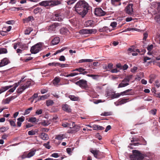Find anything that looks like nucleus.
<instances>
[{
  "instance_id": "46",
  "label": "nucleus",
  "mask_w": 160,
  "mask_h": 160,
  "mask_svg": "<svg viewBox=\"0 0 160 160\" xmlns=\"http://www.w3.org/2000/svg\"><path fill=\"white\" fill-rule=\"evenodd\" d=\"M74 148H67L66 149L67 152L68 153V154L70 155H71V153L72 152V151L73 150Z\"/></svg>"
},
{
  "instance_id": "50",
  "label": "nucleus",
  "mask_w": 160,
  "mask_h": 160,
  "mask_svg": "<svg viewBox=\"0 0 160 160\" xmlns=\"http://www.w3.org/2000/svg\"><path fill=\"white\" fill-rule=\"evenodd\" d=\"M20 48L22 49L23 50H26L28 48V46L25 44H23L22 43Z\"/></svg>"
},
{
  "instance_id": "47",
  "label": "nucleus",
  "mask_w": 160,
  "mask_h": 160,
  "mask_svg": "<svg viewBox=\"0 0 160 160\" xmlns=\"http://www.w3.org/2000/svg\"><path fill=\"white\" fill-rule=\"evenodd\" d=\"M112 115V113L111 112H104L102 113L101 114V116H110Z\"/></svg>"
},
{
  "instance_id": "34",
  "label": "nucleus",
  "mask_w": 160,
  "mask_h": 160,
  "mask_svg": "<svg viewBox=\"0 0 160 160\" xmlns=\"http://www.w3.org/2000/svg\"><path fill=\"white\" fill-rule=\"evenodd\" d=\"M53 101L51 100H48L46 101V105L48 107L54 104Z\"/></svg>"
},
{
  "instance_id": "38",
  "label": "nucleus",
  "mask_w": 160,
  "mask_h": 160,
  "mask_svg": "<svg viewBox=\"0 0 160 160\" xmlns=\"http://www.w3.org/2000/svg\"><path fill=\"white\" fill-rule=\"evenodd\" d=\"M32 109H33L32 107H30V108H28V109H26L24 113V115H27V114H29L30 113V111L31 110H32Z\"/></svg>"
},
{
  "instance_id": "35",
  "label": "nucleus",
  "mask_w": 160,
  "mask_h": 160,
  "mask_svg": "<svg viewBox=\"0 0 160 160\" xmlns=\"http://www.w3.org/2000/svg\"><path fill=\"white\" fill-rule=\"evenodd\" d=\"M33 18V17L32 16L28 17V18H25L24 19V22H28L31 21L32 19Z\"/></svg>"
},
{
  "instance_id": "45",
  "label": "nucleus",
  "mask_w": 160,
  "mask_h": 160,
  "mask_svg": "<svg viewBox=\"0 0 160 160\" xmlns=\"http://www.w3.org/2000/svg\"><path fill=\"white\" fill-rule=\"evenodd\" d=\"M37 118L35 117H31L29 118L28 121L32 122H36Z\"/></svg>"
},
{
  "instance_id": "20",
  "label": "nucleus",
  "mask_w": 160,
  "mask_h": 160,
  "mask_svg": "<svg viewBox=\"0 0 160 160\" xmlns=\"http://www.w3.org/2000/svg\"><path fill=\"white\" fill-rule=\"evenodd\" d=\"M66 137V135L65 134H58L56 136L55 139L59 140H62Z\"/></svg>"
},
{
  "instance_id": "14",
  "label": "nucleus",
  "mask_w": 160,
  "mask_h": 160,
  "mask_svg": "<svg viewBox=\"0 0 160 160\" xmlns=\"http://www.w3.org/2000/svg\"><path fill=\"white\" fill-rule=\"evenodd\" d=\"M60 32L61 34L65 35H67L69 33L68 29L67 28H61L60 30Z\"/></svg>"
},
{
  "instance_id": "1",
  "label": "nucleus",
  "mask_w": 160,
  "mask_h": 160,
  "mask_svg": "<svg viewBox=\"0 0 160 160\" xmlns=\"http://www.w3.org/2000/svg\"><path fill=\"white\" fill-rule=\"evenodd\" d=\"M75 11L82 18L84 17L92 9V7L85 1H79L75 6Z\"/></svg>"
},
{
  "instance_id": "42",
  "label": "nucleus",
  "mask_w": 160,
  "mask_h": 160,
  "mask_svg": "<svg viewBox=\"0 0 160 160\" xmlns=\"http://www.w3.org/2000/svg\"><path fill=\"white\" fill-rule=\"evenodd\" d=\"M120 95L119 93H117L112 94L111 97L112 99H114L118 98L120 97Z\"/></svg>"
},
{
  "instance_id": "27",
  "label": "nucleus",
  "mask_w": 160,
  "mask_h": 160,
  "mask_svg": "<svg viewBox=\"0 0 160 160\" xmlns=\"http://www.w3.org/2000/svg\"><path fill=\"white\" fill-rule=\"evenodd\" d=\"M42 11V9L39 7H37L35 9L33 10V13L35 14H36L38 13H41Z\"/></svg>"
},
{
  "instance_id": "21",
  "label": "nucleus",
  "mask_w": 160,
  "mask_h": 160,
  "mask_svg": "<svg viewBox=\"0 0 160 160\" xmlns=\"http://www.w3.org/2000/svg\"><path fill=\"white\" fill-rule=\"evenodd\" d=\"M94 21L92 20H88L86 22V27H93L94 26Z\"/></svg>"
},
{
  "instance_id": "24",
  "label": "nucleus",
  "mask_w": 160,
  "mask_h": 160,
  "mask_svg": "<svg viewBox=\"0 0 160 160\" xmlns=\"http://www.w3.org/2000/svg\"><path fill=\"white\" fill-rule=\"evenodd\" d=\"M135 52V47L132 46L131 48H129L128 50V54L130 55L131 52Z\"/></svg>"
},
{
  "instance_id": "40",
  "label": "nucleus",
  "mask_w": 160,
  "mask_h": 160,
  "mask_svg": "<svg viewBox=\"0 0 160 160\" xmlns=\"http://www.w3.org/2000/svg\"><path fill=\"white\" fill-rule=\"evenodd\" d=\"M129 84L128 83H124L122 82H121L119 84L118 88L124 87L128 85Z\"/></svg>"
},
{
  "instance_id": "37",
  "label": "nucleus",
  "mask_w": 160,
  "mask_h": 160,
  "mask_svg": "<svg viewBox=\"0 0 160 160\" xmlns=\"http://www.w3.org/2000/svg\"><path fill=\"white\" fill-rule=\"evenodd\" d=\"M93 60L91 59H82L79 61L80 62H92Z\"/></svg>"
},
{
  "instance_id": "44",
  "label": "nucleus",
  "mask_w": 160,
  "mask_h": 160,
  "mask_svg": "<svg viewBox=\"0 0 160 160\" xmlns=\"http://www.w3.org/2000/svg\"><path fill=\"white\" fill-rule=\"evenodd\" d=\"M40 123L41 125L44 126H47L49 124L48 121L45 120H43V121H42L40 122Z\"/></svg>"
},
{
  "instance_id": "59",
  "label": "nucleus",
  "mask_w": 160,
  "mask_h": 160,
  "mask_svg": "<svg viewBox=\"0 0 160 160\" xmlns=\"http://www.w3.org/2000/svg\"><path fill=\"white\" fill-rule=\"evenodd\" d=\"M80 128V127L79 126L75 125V127L74 128H73V130H74L75 132H77L79 130Z\"/></svg>"
},
{
  "instance_id": "13",
  "label": "nucleus",
  "mask_w": 160,
  "mask_h": 160,
  "mask_svg": "<svg viewBox=\"0 0 160 160\" xmlns=\"http://www.w3.org/2000/svg\"><path fill=\"white\" fill-rule=\"evenodd\" d=\"M93 32V29H82L80 31V33L82 34H91Z\"/></svg>"
},
{
  "instance_id": "41",
  "label": "nucleus",
  "mask_w": 160,
  "mask_h": 160,
  "mask_svg": "<svg viewBox=\"0 0 160 160\" xmlns=\"http://www.w3.org/2000/svg\"><path fill=\"white\" fill-rule=\"evenodd\" d=\"M31 85V81L29 80L26 82V83L23 85L26 88H29Z\"/></svg>"
},
{
  "instance_id": "28",
  "label": "nucleus",
  "mask_w": 160,
  "mask_h": 160,
  "mask_svg": "<svg viewBox=\"0 0 160 160\" xmlns=\"http://www.w3.org/2000/svg\"><path fill=\"white\" fill-rule=\"evenodd\" d=\"M69 98L70 99L73 101H77L79 100V98L78 97H76L74 95H69Z\"/></svg>"
},
{
  "instance_id": "36",
  "label": "nucleus",
  "mask_w": 160,
  "mask_h": 160,
  "mask_svg": "<svg viewBox=\"0 0 160 160\" xmlns=\"http://www.w3.org/2000/svg\"><path fill=\"white\" fill-rule=\"evenodd\" d=\"M32 29L31 28H28L26 29L24 31V34L26 35L29 34L32 31Z\"/></svg>"
},
{
  "instance_id": "30",
  "label": "nucleus",
  "mask_w": 160,
  "mask_h": 160,
  "mask_svg": "<svg viewBox=\"0 0 160 160\" xmlns=\"http://www.w3.org/2000/svg\"><path fill=\"white\" fill-rule=\"evenodd\" d=\"M38 132V130L37 129H35L34 130H32L31 131H29L28 132V134L29 135H33L36 134V133Z\"/></svg>"
},
{
  "instance_id": "60",
  "label": "nucleus",
  "mask_w": 160,
  "mask_h": 160,
  "mask_svg": "<svg viewBox=\"0 0 160 160\" xmlns=\"http://www.w3.org/2000/svg\"><path fill=\"white\" fill-rule=\"evenodd\" d=\"M69 124H70L71 125V127H70V128H74L75 127V122H71Z\"/></svg>"
},
{
  "instance_id": "57",
  "label": "nucleus",
  "mask_w": 160,
  "mask_h": 160,
  "mask_svg": "<svg viewBox=\"0 0 160 160\" xmlns=\"http://www.w3.org/2000/svg\"><path fill=\"white\" fill-rule=\"evenodd\" d=\"M62 126L63 127H65V128L67 127H71L70 124H69V123H62Z\"/></svg>"
},
{
  "instance_id": "12",
  "label": "nucleus",
  "mask_w": 160,
  "mask_h": 160,
  "mask_svg": "<svg viewBox=\"0 0 160 160\" xmlns=\"http://www.w3.org/2000/svg\"><path fill=\"white\" fill-rule=\"evenodd\" d=\"M62 108L63 110L67 112H71L70 106L67 104H63L62 106Z\"/></svg>"
},
{
  "instance_id": "7",
  "label": "nucleus",
  "mask_w": 160,
  "mask_h": 160,
  "mask_svg": "<svg viewBox=\"0 0 160 160\" xmlns=\"http://www.w3.org/2000/svg\"><path fill=\"white\" fill-rule=\"evenodd\" d=\"M61 23H55L50 26L48 28V30L50 32L54 31L56 29H58L62 26Z\"/></svg>"
},
{
  "instance_id": "43",
  "label": "nucleus",
  "mask_w": 160,
  "mask_h": 160,
  "mask_svg": "<svg viewBox=\"0 0 160 160\" xmlns=\"http://www.w3.org/2000/svg\"><path fill=\"white\" fill-rule=\"evenodd\" d=\"M14 120V121L12 120H9V122L11 126L15 127L16 126V124L15 123L16 119H15Z\"/></svg>"
},
{
  "instance_id": "17",
  "label": "nucleus",
  "mask_w": 160,
  "mask_h": 160,
  "mask_svg": "<svg viewBox=\"0 0 160 160\" xmlns=\"http://www.w3.org/2000/svg\"><path fill=\"white\" fill-rule=\"evenodd\" d=\"M40 138L44 140H47L48 139V135L44 132L42 133L39 136Z\"/></svg>"
},
{
  "instance_id": "64",
  "label": "nucleus",
  "mask_w": 160,
  "mask_h": 160,
  "mask_svg": "<svg viewBox=\"0 0 160 160\" xmlns=\"http://www.w3.org/2000/svg\"><path fill=\"white\" fill-rule=\"evenodd\" d=\"M52 157L57 158L58 157H59V155H58V154L57 153H55L52 154L51 156Z\"/></svg>"
},
{
  "instance_id": "4",
  "label": "nucleus",
  "mask_w": 160,
  "mask_h": 160,
  "mask_svg": "<svg viewBox=\"0 0 160 160\" xmlns=\"http://www.w3.org/2000/svg\"><path fill=\"white\" fill-rule=\"evenodd\" d=\"M42 47V44L41 42H39L31 47L30 51L32 54H36L41 51Z\"/></svg>"
},
{
  "instance_id": "55",
  "label": "nucleus",
  "mask_w": 160,
  "mask_h": 160,
  "mask_svg": "<svg viewBox=\"0 0 160 160\" xmlns=\"http://www.w3.org/2000/svg\"><path fill=\"white\" fill-rule=\"evenodd\" d=\"M43 110L42 109L37 110L36 112L35 113L37 115H39L41 114Z\"/></svg>"
},
{
  "instance_id": "26",
  "label": "nucleus",
  "mask_w": 160,
  "mask_h": 160,
  "mask_svg": "<svg viewBox=\"0 0 160 160\" xmlns=\"http://www.w3.org/2000/svg\"><path fill=\"white\" fill-rule=\"evenodd\" d=\"M109 29V28L108 27L105 26L102 28H99L98 30V31L99 32H108V30H109V32L110 31Z\"/></svg>"
},
{
  "instance_id": "48",
  "label": "nucleus",
  "mask_w": 160,
  "mask_h": 160,
  "mask_svg": "<svg viewBox=\"0 0 160 160\" xmlns=\"http://www.w3.org/2000/svg\"><path fill=\"white\" fill-rule=\"evenodd\" d=\"M8 129V128L6 127H2L0 128V132H3L6 131Z\"/></svg>"
},
{
  "instance_id": "16",
  "label": "nucleus",
  "mask_w": 160,
  "mask_h": 160,
  "mask_svg": "<svg viewBox=\"0 0 160 160\" xmlns=\"http://www.w3.org/2000/svg\"><path fill=\"white\" fill-rule=\"evenodd\" d=\"M26 89L24 85H22L19 87L17 90V92L18 93L21 94Z\"/></svg>"
},
{
  "instance_id": "22",
  "label": "nucleus",
  "mask_w": 160,
  "mask_h": 160,
  "mask_svg": "<svg viewBox=\"0 0 160 160\" xmlns=\"http://www.w3.org/2000/svg\"><path fill=\"white\" fill-rule=\"evenodd\" d=\"M132 75H131L127 76L125 78L122 80V82H129L131 79L132 78Z\"/></svg>"
},
{
  "instance_id": "52",
  "label": "nucleus",
  "mask_w": 160,
  "mask_h": 160,
  "mask_svg": "<svg viewBox=\"0 0 160 160\" xmlns=\"http://www.w3.org/2000/svg\"><path fill=\"white\" fill-rule=\"evenodd\" d=\"M77 0H68L67 3L68 5H71L74 3Z\"/></svg>"
},
{
  "instance_id": "8",
  "label": "nucleus",
  "mask_w": 160,
  "mask_h": 160,
  "mask_svg": "<svg viewBox=\"0 0 160 160\" xmlns=\"http://www.w3.org/2000/svg\"><path fill=\"white\" fill-rule=\"evenodd\" d=\"M94 12L95 15L99 16H104L106 14V12L103 11L101 8H95Z\"/></svg>"
},
{
  "instance_id": "61",
  "label": "nucleus",
  "mask_w": 160,
  "mask_h": 160,
  "mask_svg": "<svg viewBox=\"0 0 160 160\" xmlns=\"http://www.w3.org/2000/svg\"><path fill=\"white\" fill-rule=\"evenodd\" d=\"M153 48V45L151 44L150 45H149L147 47V49L148 51H150Z\"/></svg>"
},
{
  "instance_id": "15",
  "label": "nucleus",
  "mask_w": 160,
  "mask_h": 160,
  "mask_svg": "<svg viewBox=\"0 0 160 160\" xmlns=\"http://www.w3.org/2000/svg\"><path fill=\"white\" fill-rule=\"evenodd\" d=\"M77 71L80 72L79 74H82L85 75L88 73V72L86 71H85V69L82 68V67H80L78 68H76Z\"/></svg>"
},
{
  "instance_id": "33",
  "label": "nucleus",
  "mask_w": 160,
  "mask_h": 160,
  "mask_svg": "<svg viewBox=\"0 0 160 160\" xmlns=\"http://www.w3.org/2000/svg\"><path fill=\"white\" fill-rule=\"evenodd\" d=\"M68 65V64H61L59 62H56L55 66H59L61 68H64L67 67Z\"/></svg>"
},
{
  "instance_id": "19",
  "label": "nucleus",
  "mask_w": 160,
  "mask_h": 160,
  "mask_svg": "<svg viewBox=\"0 0 160 160\" xmlns=\"http://www.w3.org/2000/svg\"><path fill=\"white\" fill-rule=\"evenodd\" d=\"M59 38L58 37H56L52 39L51 43L53 45H56L59 42Z\"/></svg>"
},
{
  "instance_id": "2",
  "label": "nucleus",
  "mask_w": 160,
  "mask_h": 160,
  "mask_svg": "<svg viewBox=\"0 0 160 160\" xmlns=\"http://www.w3.org/2000/svg\"><path fill=\"white\" fill-rule=\"evenodd\" d=\"M132 153L130 156L131 160H153L154 157V155L152 153L142 154L139 151L136 150L132 151Z\"/></svg>"
},
{
  "instance_id": "32",
  "label": "nucleus",
  "mask_w": 160,
  "mask_h": 160,
  "mask_svg": "<svg viewBox=\"0 0 160 160\" xmlns=\"http://www.w3.org/2000/svg\"><path fill=\"white\" fill-rule=\"evenodd\" d=\"M7 52V50L6 48H0V54H6Z\"/></svg>"
},
{
  "instance_id": "6",
  "label": "nucleus",
  "mask_w": 160,
  "mask_h": 160,
  "mask_svg": "<svg viewBox=\"0 0 160 160\" xmlns=\"http://www.w3.org/2000/svg\"><path fill=\"white\" fill-rule=\"evenodd\" d=\"M53 15V18L54 20L61 21L64 18L63 13L59 11L55 12Z\"/></svg>"
},
{
  "instance_id": "5",
  "label": "nucleus",
  "mask_w": 160,
  "mask_h": 160,
  "mask_svg": "<svg viewBox=\"0 0 160 160\" xmlns=\"http://www.w3.org/2000/svg\"><path fill=\"white\" fill-rule=\"evenodd\" d=\"M75 84L83 89H86L88 88L87 81L83 79L76 82Z\"/></svg>"
},
{
  "instance_id": "63",
  "label": "nucleus",
  "mask_w": 160,
  "mask_h": 160,
  "mask_svg": "<svg viewBox=\"0 0 160 160\" xmlns=\"http://www.w3.org/2000/svg\"><path fill=\"white\" fill-rule=\"evenodd\" d=\"M93 76H92V78L94 80H97L99 76L98 75L93 74Z\"/></svg>"
},
{
  "instance_id": "53",
  "label": "nucleus",
  "mask_w": 160,
  "mask_h": 160,
  "mask_svg": "<svg viewBox=\"0 0 160 160\" xmlns=\"http://www.w3.org/2000/svg\"><path fill=\"white\" fill-rule=\"evenodd\" d=\"M157 111V110L156 109L154 108L152 109L150 111V113L152 114L155 115L156 114Z\"/></svg>"
},
{
  "instance_id": "39",
  "label": "nucleus",
  "mask_w": 160,
  "mask_h": 160,
  "mask_svg": "<svg viewBox=\"0 0 160 160\" xmlns=\"http://www.w3.org/2000/svg\"><path fill=\"white\" fill-rule=\"evenodd\" d=\"M10 101L11 100L8 97L5 99L3 100L2 101V103L4 104H8Z\"/></svg>"
},
{
  "instance_id": "58",
  "label": "nucleus",
  "mask_w": 160,
  "mask_h": 160,
  "mask_svg": "<svg viewBox=\"0 0 160 160\" xmlns=\"http://www.w3.org/2000/svg\"><path fill=\"white\" fill-rule=\"evenodd\" d=\"M132 90V89H128L125 90V91L126 93V95H131L132 94L131 93L129 92Z\"/></svg>"
},
{
  "instance_id": "23",
  "label": "nucleus",
  "mask_w": 160,
  "mask_h": 160,
  "mask_svg": "<svg viewBox=\"0 0 160 160\" xmlns=\"http://www.w3.org/2000/svg\"><path fill=\"white\" fill-rule=\"evenodd\" d=\"M129 101V98H122L120 99L118 102L119 105H122L124 104L127 102H128Z\"/></svg>"
},
{
  "instance_id": "9",
  "label": "nucleus",
  "mask_w": 160,
  "mask_h": 160,
  "mask_svg": "<svg viewBox=\"0 0 160 160\" xmlns=\"http://www.w3.org/2000/svg\"><path fill=\"white\" fill-rule=\"evenodd\" d=\"M132 6L133 4L132 3H129L128 5L124 9L126 13L130 15L132 14L133 11Z\"/></svg>"
},
{
  "instance_id": "49",
  "label": "nucleus",
  "mask_w": 160,
  "mask_h": 160,
  "mask_svg": "<svg viewBox=\"0 0 160 160\" xmlns=\"http://www.w3.org/2000/svg\"><path fill=\"white\" fill-rule=\"evenodd\" d=\"M155 20L158 23H160V15H157L155 18Z\"/></svg>"
},
{
  "instance_id": "56",
  "label": "nucleus",
  "mask_w": 160,
  "mask_h": 160,
  "mask_svg": "<svg viewBox=\"0 0 160 160\" xmlns=\"http://www.w3.org/2000/svg\"><path fill=\"white\" fill-rule=\"evenodd\" d=\"M117 23L115 22H113L111 23L110 26L114 28L116 27Z\"/></svg>"
},
{
  "instance_id": "54",
  "label": "nucleus",
  "mask_w": 160,
  "mask_h": 160,
  "mask_svg": "<svg viewBox=\"0 0 160 160\" xmlns=\"http://www.w3.org/2000/svg\"><path fill=\"white\" fill-rule=\"evenodd\" d=\"M25 120V117L23 116H22L21 117L18 118L17 119V120L20 122H22L24 121Z\"/></svg>"
},
{
  "instance_id": "51",
  "label": "nucleus",
  "mask_w": 160,
  "mask_h": 160,
  "mask_svg": "<svg viewBox=\"0 0 160 160\" xmlns=\"http://www.w3.org/2000/svg\"><path fill=\"white\" fill-rule=\"evenodd\" d=\"M43 146L47 148L50 149L51 148V146L49 145V142H48L47 143H44Z\"/></svg>"
},
{
  "instance_id": "10",
  "label": "nucleus",
  "mask_w": 160,
  "mask_h": 160,
  "mask_svg": "<svg viewBox=\"0 0 160 160\" xmlns=\"http://www.w3.org/2000/svg\"><path fill=\"white\" fill-rule=\"evenodd\" d=\"M10 63V61L7 58H4L2 59L0 63V67H2L7 65Z\"/></svg>"
},
{
  "instance_id": "31",
  "label": "nucleus",
  "mask_w": 160,
  "mask_h": 160,
  "mask_svg": "<svg viewBox=\"0 0 160 160\" xmlns=\"http://www.w3.org/2000/svg\"><path fill=\"white\" fill-rule=\"evenodd\" d=\"M36 151V150H35L34 151H30L27 154V157L28 158H30L31 157L33 156L35 154V152Z\"/></svg>"
},
{
  "instance_id": "62",
  "label": "nucleus",
  "mask_w": 160,
  "mask_h": 160,
  "mask_svg": "<svg viewBox=\"0 0 160 160\" xmlns=\"http://www.w3.org/2000/svg\"><path fill=\"white\" fill-rule=\"evenodd\" d=\"M59 60L61 61H64L66 60L65 57L64 56H61L59 58Z\"/></svg>"
},
{
  "instance_id": "25",
  "label": "nucleus",
  "mask_w": 160,
  "mask_h": 160,
  "mask_svg": "<svg viewBox=\"0 0 160 160\" xmlns=\"http://www.w3.org/2000/svg\"><path fill=\"white\" fill-rule=\"evenodd\" d=\"M121 0H111L112 4L115 6H117L118 5H120L121 4L120 2Z\"/></svg>"
},
{
  "instance_id": "18",
  "label": "nucleus",
  "mask_w": 160,
  "mask_h": 160,
  "mask_svg": "<svg viewBox=\"0 0 160 160\" xmlns=\"http://www.w3.org/2000/svg\"><path fill=\"white\" fill-rule=\"evenodd\" d=\"M60 81V78L57 77H55L52 81V82L54 85L58 87V83Z\"/></svg>"
},
{
  "instance_id": "11",
  "label": "nucleus",
  "mask_w": 160,
  "mask_h": 160,
  "mask_svg": "<svg viewBox=\"0 0 160 160\" xmlns=\"http://www.w3.org/2000/svg\"><path fill=\"white\" fill-rule=\"evenodd\" d=\"M90 152L93 154L94 157L97 158H98V156L99 155L100 152L99 150H93L92 149H90Z\"/></svg>"
},
{
  "instance_id": "29",
  "label": "nucleus",
  "mask_w": 160,
  "mask_h": 160,
  "mask_svg": "<svg viewBox=\"0 0 160 160\" xmlns=\"http://www.w3.org/2000/svg\"><path fill=\"white\" fill-rule=\"evenodd\" d=\"M13 87L12 88H11L8 92H13L15 90L17 87L18 86V83H15L13 85Z\"/></svg>"
},
{
  "instance_id": "3",
  "label": "nucleus",
  "mask_w": 160,
  "mask_h": 160,
  "mask_svg": "<svg viewBox=\"0 0 160 160\" xmlns=\"http://www.w3.org/2000/svg\"><path fill=\"white\" fill-rule=\"evenodd\" d=\"M61 3L60 1L58 0H52L45 1L41 2L39 3V5L44 7L49 6L53 7Z\"/></svg>"
}]
</instances>
